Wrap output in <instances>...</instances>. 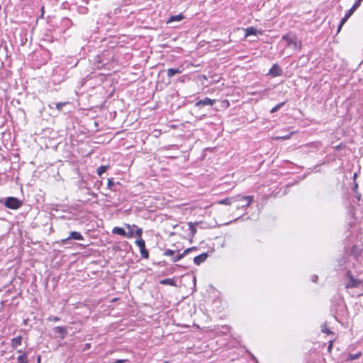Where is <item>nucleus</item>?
<instances>
[{
  "label": "nucleus",
  "mask_w": 363,
  "mask_h": 363,
  "mask_svg": "<svg viewBox=\"0 0 363 363\" xmlns=\"http://www.w3.org/2000/svg\"><path fill=\"white\" fill-rule=\"evenodd\" d=\"M281 40L286 43L288 47H291L296 50H301V42L298 40L295 34L291 33H286L282 36Z\"/></svg>",
  "instance_id": "f257e3e1"
},
{
  "label": "nucleus",
  "mask_w": 363,
  "mask_h": 363,
  "mask_svg": "<svg viewBox=\"0 0 363 363\" xmlns=\"http://www.w3.org/2000/svg\"><path fill=\"white\" fill-rule=\"evenodd\" d=\"M240 200H246V201H247V203L246 206H249L251 203V202L252 201V200H253V196H242L241 195H237L235 196H232V197H229V198H226V199H224L219 200V201H217V203L218 204L229 206V205H231L233 202H235V201H240Z\"/></svg>",
  "instance_id": "f03ea898"
},
{
  "label": "nucleus",
  "mask_w": 363,
  "mask_h": 363,
  "mask_svg": "<svg viewBox=\"0 0 363 363\" xmlns=\"http://www.w3.org/2000/svg\"><path fill=\"white\" fill-rule=\"evenodd\" d=\"M6 208L10 209H18L22 206V201L16 197H9L4 202Z\"/></svg>",
  "instance_id": "7ed1b4c3"
},
{
  "label": "nucleus",
  "mask_w": 363,
  "mask_h": 363,
  "mask_svg": "<svg viewBox=\"0 0 363 363\" xmlns=\"http://www.w3.org/2000/svg\"><path fill=\"white\" fill-rule=\"evenodd\" d=\"M347 278L348 279V282L345 284V288H358L362 284V281L357 279H355L352 275L350 271H347L346 273Z\"/></svg>",
  "instance_id": "20e7f679"
},
{
  "label": "nucleus",
  "mask_w": 363,
  "mask_h": 363,
  "mask_svg": "<svg viewBox=\"0 0 363 363\" xmlns=\"http://www.w3.org/2000/svg\"><path fill=\"white\" fill-rule=\"evenodd\" d=\"M359 6L357 5V4H354L352 8L347 11L345 16L341 19L337 31L339 32L342 28V26L346 23V21L348 20V18L353 14V13L359 8Z\"/></svg>",
  "instance_id": "39448f33"
},
{
  "label": "nucleus",
  "mask_w": 363,
  "mask_h": 363,
  "mask_svg": "<svg viewBox=\"0 0 363 363\" xmlns=\"http://www.w3.org/2000/svg\"><path fill=\"white\" fill-rule=\"evenodd\" d=\"M135 244L139 247L141 257L145 259L149 257V253L145 248V240L142 238H139L135 241Z\"/></svg>",
  "instance_id": "423d86ee"
},
{
  "label": "nucleus",
  "mask_w": 363,
  "mask_h": 363,
  "mask_svg": "<svg viewBox=\"0 0 363 363\" xmlns=\"http://www.w3.org/2000/svg\"><path fill=\"white\" fill-rule=\"evenodd\" d=\"M52 332L56 338L64 339L67 335V330L65 327H55L52 329Z\"/></svg>",
  "instance_id": "0eeeda50"
},
{
  "label": "nucleus",
  "mask_w": 363,
  "mask_h": 363,
  "mask_svg": "<svg viewBox=\"0 0 363 363\" xmlns=\"http://www.w3.org/2000/svg\"><path fill=\"white\" fill-rule=\"evenodd\" d=\"M71 239L77 240H82L84 239L82 235L77 231H72L69 233V235L68 238L65 239H62L61 240L62 244H67L68 243V241Z\"/></svg>",
  "instance_id": "6e6552de"
},
{
  "label": "nucleus",
  "mask_w": 363,
  "mask_h": 363,
  "mask_svg": "<svg viewBox=\"0 0 363 363\" xmlns=\"http://www.w3.org/2000/svg\"><path fill=\"white\" fill-rule=\"evenodd\" d=\"M216 102V100L211 99L208 97L202 100H199L195 104V106L197 107L204 106H213Z\"/></svg>",
  "instance_id": "1a4fd4ad"
},
{
  "label": "nucleus",
  "mask_w": 363,
  "mask_h": 363,
  "mask_svg": "<svg viewBox=\"0 0 363 363\" xmlns=\"http://www.w3.org/2000/svg\"><path fill=\"white\" fill-rule=\"evenodd\" d=\"M282 73V69L277 64L273 65L269 72V74L272 75V77L281 76Z\"/></svg>",
  "instance_id": "9d476101"
},
{
  "label": "nucleus",
  "mask_w": 363,
  "mask_h": 363,
  "mask_svg": "<svg viewBox=\"0 0 363 363\" xmlns=\"http://www.w3.org/2000/svg\"><path fill=\"white\" fill-rule=\"evenodd\" d=\"M245 37H248L250 35H261L262 33V30H258L256 28L253 26L247 27L245 30Z\"/></svg>",
  "instance_id": "9b49d317"
},
{
  "label": "nucleus",
  "mask_w": 363,
  "mask_h": 363,
  "mask_svg": "<svg viewBox=\"0 0 363 363\" xmlns=\"http://www.w3.org/2000/svg\"><path fill=\"white\" fill-rule=\"evenodd\" d=\"M195 247L188 248L185 250L182 253H179L177 255H174L171 258V260L173 262H177L180 259H182L187 253H189L190 251L195 250Z\"/></svg>",
  "instance_id": "f8f14e48"
},
{
  "label": "nucleus",
  "mask_w": 363,
  "mask_h": 363,
  "mask_svg": "<svg viewBox=\"0 0 363 363\" xmlns=\"http://www.w3.org/2000/svg\"><path fill=\"white\" fill-rule=\"evenodd\" d=\"M362 247L361 245H354L351 250V255L354 257L355 259H357L359 256L361 255Z\"/></svg>",
  "instance_id": "ddd939ff"
},
{
  "label": "nucleus",
  "mask_w": 363,
  "mask_h": 363,
  "mask_svg": "<svg viewBox=\"0 0 363 363\" xmlns=\"http://www.w3.org/2000/svg\"><path fill=\"white\" fill-rule=\"evenodd\" d=\"M208 257V253H206V252L202 253V254H201L198 256H196L194 257V262L195 264L199 265L200 264L203 262L207 259Z\"/></svg>",
  "instance_id": "4468645a"
},
{
  "label": "nucleus",
  "mask_w": 363,
  "mask_h": 363,
  "mask_svg": "<svg viewBox=\"0 0 363 363\" xmlns=\"http://www.w3.org/2000/svg\"><path fill=\"white\" fill-rule=\"evenodd\" d=\"M183 71V68L182 67L178 68H169L167 70V74L168 77L171 78L174 77L177 74H180Z\"/></svg>",
  "instance_id": "2eb2a0df"
},
{
  "label": "nucleus",
  "mask_w": 363,
  "mask_h": 363,
  "mask_svg": "<svg viewBox=\"0 0 363 363\" xmlns=\"http://www.w3.org/2000/svg\"><path fill=\"white\" fill-rule=\"evenodd\" d=\"M19 355L17 357V363H28V357L25 352L19 351Z\"/></svg>",
  "instance_id": "dca6fc26"
},
{
  "label": "nucleus",
  "mask_w": 363,
  "mask_h": 363,
  "mask_svg": "<svg viewBox=\"0 0 363 363\" xmlns=\"http://www.w3.org/2000/svg\"><path fill=\"white\" fill-rule=\"evenodd\" d=\"M184 18V16H183V14L179 13V14L176 15V16H171L169 18V19L167 20V23H172L173 21H181Z\"/></svg>",
  "instance_id": "f3484780"
},
{
  "label": "nucleus",
  "mask_w": 363,
  "mask_h": 363,
  "mask_svg": "<svg viewBox=\"0 0 363 363\" xmlns=\"http://www.w3.org/2000/svg\"><path fill=\"white\" fill-rule=\"evenodd\" d=\"M160 284L162 285H170V286H176V283L174 279L167 278L160 281Z\"/></svg>",
  "instance_id": "a211bd4d"
},
{
  "label": "nucleus",
  "mask_w": 363,
  "mask_h": 363,
  "mask_svg": "<svg viewBox=\"0 0 363 363\" xmlns=\"http://www.w3.org/2000/svg\"><path fill=\"white\" fill-rule=\"evenodd\" d=\"M112 233L113 234L119 235L124 236V237H125V230L123 228H119V227H115L113 229Z\"/></svg>",
  "instance_id": "6ab92c4d"
},
{
  "label": "nucleus",
  "mask_w": 363,
  "mask_h": 363,
  "mask_svg": "<svg viewBox=\"0 0 363 363\" xmlns=\"http://www.w3.org/2000/svg\"><path fill=\"white\" fill-rule=\"evenodd\" d=\"M126 228L129 230L128 232H125V237L128 238H131L134 235V231L132 229L133 225L130 224H125Z\"/></svg>",
  "instance_id": "aec40b11"
},
{
  "label": "nucleus",
  "mask_w": 363,
  "mask_h": 363,
  "mask_svg": "<svg viewBox=\"0 0 363 363\" xmlns=\"http://www.w3.org/2000/svg\"><path fill=\"white\" fill-rule=\"evenodd\" d=\"M361 354H362L361 352H359L354 354H349V355L347 358V361H352V360L358 359L361 356Z\"/></svg>",
  "instance_id": "412c9836"
},
{
  "label": "nucleus",
  "mask_w": 363,
  "mask_h": 363,
  "mask_svg": "<svg viewBox=\"0 0 363 363\" xmlns=\"http://www.w3.org/2000/svg\"><path fill=\"white\" fill-rule=\"evenodd\" d=\"M108 188L111 190V191H116V189H114V186H115V184H114V182H113V178H110L108 179Z\"/></svg>",
  "instance_id": "4be33fe9"
},
{
  "label": "nucleus",
  "mask_w": 363,
  "mask_h": 363,
  "mask_svg": "<svg viewBox=\"0 0 363 363\" xmlns=\"http://www.w3.org/2000/svg\"><path fill=\"white\" fill-rule=\"evenodd\" d=\"M285 104V102H282L280 104H277L274 107H273L270 112L272 113L277 112L278 110H279Z\"/></svg>",
  "instance_id": "5701e85b"
},
{
  "label": "nucleus",
  "mask_w": 363,
  "mask_h": 363,
  "mask_svg": "<svg viewBox=\"0 0 363 363\" xmlns=\"http://www.w3.org/2000/svg\"><path fill=\"white\" fill-rule=\"evenodd\" d=\"M188 225H189V230H191L192 235H195L196 233V228L195 224L191 222H189L188 223Z\"/></svg>",
  "instance_id": "b1692460"
},
{
  "label": "nucleus",
  "mask_w": 363,
  "mask_h": 363,
  "mask_svg": "<svg viewBox=\"0 0 363 363\" xmlns=\"http://www.w3.org/2000/svg\"><path fill=\"white\" fill-rule=\"evenodd\" d=\"M67 102H59L57 104H53L55 106L56 109L58 111H60L63 106H65L66 104H67Z\"/></svg>",
  "instance_id": "393cba45"
},
{
  "label": "nucleus",
  "mask_w": 363,
  "mask_h": 363,
  "mask_svg": "<svg viewBox=\"0 0 363 363\" xmlns=\"http://www.w3.org/2000/svg\"><path fill=\"white\" fill-rule=\"evenodd\" d=\"M107 169L108 166L102 165L97 169L96 172L99 176H101L104 172L106 171Z\"/></svg>",
  "instance_id": "a878e982"
},
{
  "label": "nucleus",
  "mask_w": 363,
  "mask_h": 363,
  "mask_svg": "<svg viewBox=\"0 0 363 363\" xmlns=\"http://www.w3.org/2000/svg\"><path fill=\"white\" fill-rule=\"evenodd\" d=\"M133 227L134 228H137V230L134 232V234H135L138 237H139L140 238H141V235L143 234V230L142 228H138L137 225H133Z\"/></svg>",
  "instance_id": "bb28decb"
},
{
  "label": "nucleus",
  "mask_w": 363,
  "mask_h": 363,
  "mask_svg": "<svg viewBox=\"0 0 363 363\" xmlns=\"http://www.w3.org/2000/svg\"><path fill=\"white\" fill-rule=\"evenodd\" d=\"M174 253H175V252L174 250L167 249L164 251V255L172 257L174 256Z\"/></svg>",
  "instance_id": "cd10ccee"
},
{
  "label": "nucleus",
  "mask_w": 363,
  "mask_h": 363,
  "mask_svg": "<svg viewBox=\"0 0 363 363\" xmlns=\"http://www.w3.org/2000/svg\"><path fill=\"white\" fill-rule=\"evenodd\" d=\"M321 331L324 333H327V334H330V333H333L330 329L326 326V325H322L321 326Z\"/></svg>",
  "instance_id": "c85d7f7f"
},
{
  "label": "nucleus",
  "mask_w": 363,
  "mask_h": 363,
  "mask_svg": "<svg viewBox=\"0 0 363 363\" xmlns=\"http://www.w3.org/2000/svg\"><path fill=\"white\" fill-rule=\"evenodd\" d=\"M100 58H101L100 56H97L96 57V63H97V65H96L97 68H101L104 65V63H102V65H101V61Z\"/></svg>",
  "instance_id": "c756f323"
},
{
  "label": "nucleus",
  "mask_w": 363,
  "mask_h": 363,
  "mask_svg": "<svg viewBox=\"0 0 363 363\" xmlns=\"http://www.w3.org/2000/svg\"><path fill=\"white\" fill-rule=\"evenodd\" d=\"M60 320V318L57 316L50 315L48 318V320H49V321L57 322V321H59Z\"/></svg>",
  "instance_id": "7c9ffc66"
},
{
  "label": "nucleus",
  "mask_w": 363,
  "mask_h": 363,
  "mask_svg": "<svg viewBox=\"0 0 363 363\" xmlns=\"http://www.w3.org/2000/svg\"><path fill=\"white\" fill-rule=\"evenodd\" d=\"M21 342H18V341L13 342L12 347H13V348H17V347H18V346L21 345Z\"/></svg>",
  "instance_id": "2f4dec72"
},
{
  "label": "nucleus",
  "mask_w": 363,
  "mask_h": 363,
  "mask_svg": "<svg viewBox=\"0 0 363 363\" xmlns=\"http://www.w3.org/2000/svg\"><path fill=\"white\" fill-rule=\"evenodd\" d=\"M126 362H127L126 359H118L114 362H112L111 363H125Z\"/></svg>",
  "instance_id": "473e14b6"
},
{
  "label": "nucleus",
  "mask_w": 363,
  "mask_h": 363,
  "mask_svg": "<svg viewBox=\"0 0 363 363\" xmlns=\"http://www.w3.org/2000/svg\"><path fill=\"white\" fill-rule=\"evenodd\" d=\"M355 197L358 201L361 199V194L358 191H355Z\"/></svg>",
  "instance_id": "72a5a7b5"
},
{
  "label": "nucleus",
  "mask_w": 363,
  "mask_h": 363,
  "mask_svg": "<svg viewBox=\"0 0 363 363\" xmlns=\"http://www.w3.org/2000/svg\"><path fill=\"white\" fill-rule=\"evenodd\" d=\"M89 348H90V343H86V344L85 345V347H84V348H83V350H83V351H84V350H88V349H89Z\"/></svg>",
  "instance_id": "f704fd0d"
},
{
  "label": "nucleus",
  "mask_w": 363,
  "mask_h": 363,
  "mask_svg": "<svg viewBox=\"0 0 363 363\" xmlns=\"http://www.w3.org/2000/svg\"><path fill=\"white\" fill-rule=\"evenodd\" d=\"M290 136H291V135H287L281 136V137H280V138H282L284 140H287V139L290 138Z\"/></svg>",
  "instance_id": "c9c22d12"
},
{
  "label": "nucleus",
  "mask_w": 363,
  "mask_h": 363,
  "mask_svg": "<svg viewBox=\"0 0 363 363\" xmlns=\"http://www.w3.org/2000/svg\"><path fill=\"white\" fill-rule=\"evenodd\" d=\"M11 340H13V341L21 340V337H20V336L15 337L12 338Z\"/></svg>",
  "instance_id": "e433bc0d"
},
{
  "label": "nucleus",
  "mask_w": 363,
  "mask_h": 363,
  "mask_svg": "<svg viewBox=\"0 0 363 363\" xmlns=\"http://www.w3.org/2000/svg\"><path fill=\"white\" fill-rule=\"evenodd\" d=\"M357 187H358V184L355 182L354 184V192L357 191Z\"/></svg>",
  "instance_id": "4c0bfd02"
},
{
  "label": "nucleus",
  "mask_w": 363,
  "mask_h": 363,
  "mask_svg": "<svg viewBox=\"0 0 363 363\" xmlns=\"http://www.w3.org/2000/svg\"><path fill=\"white\" fill-rule=\"evenodd\" d=\"M330 342V344L328 345V351H330V350H331V348L333 347V342Z\"/></svg>",
  "instance_id": "58836bf2"
},
{
  "label": "nucleus",
  "mask_w": 363,
  "mask_h": 363,
  "mask_svg": "<svg viewBox=\"0 0 363 363\" xmlns=\"http://www.w3.org/2000/svg\"><path fill=\"white\" fill-rule=\"evenodd\" d=\"M317 279H318V276H313V277H312V281H313V282H315Z\"/></svg>",
  "instance_id": "ea45409f"
},
{
  "label": "nucleus",
  "mask_w": 363,
  "mask_h": 363,
  "mask_svg": "<svg viewBox=\"0 0 363 363\" xmlns=\"http://www.w3.org/2000/svg\"><path fill=\"white\" fill-rule=\"evenodd\" d=\"M362 1H363V0H357V1H355V4H357V5H358V6H360V4H361V2H362Z\"/></svg>",
  "instance_id": "a19ab883"
},
{
  "label": "nucleus",
  "mask_w": 363,
  "mask_h": 363,
  "mask_svg": "<svg viewBox=\"0 0 363 363\" xmlns=\"http://www.w3.org/2000/svg\"><path fill=\"white\" fill-rule=\"evenodd\" d=\"M40 357L39 356L38 358V362H40Z\"/></svg>",
  "instance_id": "79ce46f5"
},
{
  "label": "nucleus",
  "mask_w": 363,
  "mask_h": 363,
  "mask_svg": "<svg viewBox=\"0 0 363 363\" xmlns=\"http://www.w3.org/2000/svg\"><path fill=\"white\" fill-rule=\"evenodd\" d=\"M357 177V174H354V178H355Z\"/></svg>",
  "instance_id": "37998d69"
}]
</instances>
